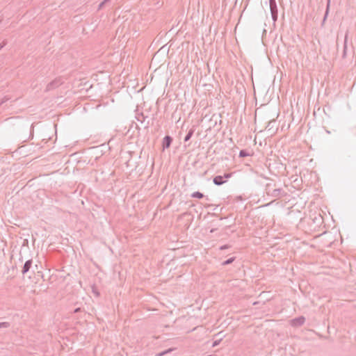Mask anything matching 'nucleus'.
Here are the masks:
<instances>
[{
	"mask_svg": "<svg viewBox=\"0 0 356 356\" xmlns=\"http://www.w3.org/2000/svg\"><path fill=\"white\" fill-rule=\"evenodd\" d=\"M270 184H268L266 185V193L268 195L271 196L274 198H280L283 197L285 195V192L282 188H275V189H270Z\"/></svg>",
	"mask_w": 356,
	"mask_h": 356,
	"instance_id": "nucleus-1",
	"label": "nucleus"
},
{
	"mask_svg": "<svg viewBox=\"0 0 356 356\" xmlns=\"http://www.w3.org/2000/svg\"><path fill=\"white\" fill-rule=\"evenodd\" d=\"M269 6L272 19L273 20L274 23H275L278 17V10L276 0H269Z\"/></svg>",
	"mask_w": 356,
	"mask_h": 356,
	"instance_id": "nucleus-2",
	"label": "nucleus"
},
{
	"mask_svg": "<svg viewBox=\"0 0 356 356\" xmlns=\"http://www.w3.org/2000/svg\"><path fill=\"white\" fill-rule=\"evenodd\" d=\"M232 173H225L224 176H216L213 179V182L214 184L217 186H221L222 184L226 182V180H225L224 179H229L232 177Z\"/></svg>",
	"mask_w": 356,
	"mask_h": 356,
	"instance_id": "nucleus-3",
	"label": "nucleus"
},
{
	"mask_svg": "<svg viewBox=\"0 0 356 356\" xmlns=\"http://www.w3.org/2000/svg\"><path fill=\"white\" fill-rule=\"evenodd\" d=\"M62 83H63V81H62L61 79H60V78L55 79L54 80H53L52 81H51L49 83L47 84L46 90L49 91L53 89H55V88H58V86H60Z\"/></svg>",
	"mask_w": 356,
	"mask_h": 356,
	"instance_id": "nucleus-4",
	"label": "nucleus"
},
{
	"mask_svg": "<svg viewBox=\"0 0 356 356\" xmlns=\"http://www.w3.org/2000/svg\"><path fill=\"white\" fill-rule=\"evenodd\" d=\"M305 322V318L302 316L295 318L291 321V325L293 327H300Z\"/></svg>",
	"mask_w": 356,
	"mask_h": 356,
	"instance_id": "nucleus-5",
	"label": "nucleus"
},
{
	"mask_svg": "<svg viewBox=\"0 0 356 356\" xmlns=\"http://www.w3.org/2000/svg\"><path fill=\"white\" fill-rule=\"evenodd\" d=\"M172 142V137L170 136H165L163 140V144H162L163 149H165L169 148L171 145Z\"/></svg>",
	"mask_w": 356,
	"mask_h": 356,
	"instance_id": "nucleus-6",
	"label": "nucleus"
},
{
	"mask_svg": "<svg viewBox=\"0 0 356 356\" xmlns=\"http://www.w3.org/2000/svg\"><path fill=\"white\" fill-rule=\"evenodd\" d=\"M32 266V260H27L23 266L22 273L23 275L26 274L31 268Z\"/></svg>",
	"mask_w": 356,
	"mask_h": 356,
	"instance_id": "nucleus-7",
	"label": "nucleus"
},
{
	"mask_svg": "<svg viewBox=\"0 0 356 356\" xmlns=\"http://www.w3.org/2000/svg\"><path fill=\"white\" fill-rule=\"evenodd\" d=\"M347 40H348V32L346 33L344 44H343V49L342 53V58H345L347 56Z\"/></svg>",
	"mask_w": 356,
	"mask_h": 356,
	"instance_id": "nucleus-8",
	"label": "nucleus"
},
{
	"mask_svg": "<svg viewBox=\"0 0 356 356\" xmlns=\"http://www.w3.org/2000/svg\"><path fill=\"white\" fill-rule=\"evenodd\" d=\"M194 131H195V130L193 128L191 129L188 131V134L186 135V136L184 138V142H187L191 138V137L193 136V135L194 134Z\"/></svg>",
	"mask_w": 356,
	"mask_h": 356,
	"instance_id": "nucleus-9",
	"label": "nucleus"
},
{
	"mask_svg": "<svg viewBox=\"0 0 356 356\" xmlns=\"http://www.w3.org/2000/svg\"><path fill=\"white\" fill-rule=\"evenodd\" d=\"M191 197H193V198H198V199H201L204 197V195L199 192V191H196V192H194L191 194Z\"/></svg>",
	"mask_w": 356,
	"mask_h": 356,
	"instance_id": "nucleus-10",
	"label": "nucleus"
},
{
	"mask_svg": "<svg viewBox=\"0 0 356 356\" xmlns=\"http://www.w3.org/2000/svg\"><path fill=\"white\" fill-rule=\"evenodd\" d=\"M250 152L246 149H242L239 152V156L240 157H245L250 156Z\"/></svg>",
	"mask_w": 356,
	"mask_h": 356,
	"instance_id": "nucleus-11",
	"label": "nucleus"
},
{
	"mask_svg": "<svg viewBox=\"0 0 356 356\" xmlns=\"http://www.w3.org/2000/svg\"><path fill=\"white\" fill-rule=\"evenodd\" d=\"M330 1H331V0H327V6H326V10H325V15H324V17H323V22L326 19V18L327 17V15H328V13H329V9H330Z\"/></svg>",
	"mask_w": 356,
	"mask_h": 356,
	"instance_id": "nucleus-12",
	"label": "nucleus"
},
{
	"mask_svg": "<svg viewBox=\"0 0 356 356\" xmlns=\"http://www.w3.org/2000/svg\"><path fill=\"white\" fill-rule=\"evenodd\" d=\"M235 260V257H231L225 261H224L222 263V266H226V265H228V264H232L234 261Z\"/></svg>",
	"mask_w": 356,
	"mask_h": 356,
	"instance_id": "nucleus-13",
	"label": "nucleus"
},
{
	"mask_svg": "<svg viewBox=\"0 0 356 356\" xmlns=\"http://www.w3.org/2000/svg\"><path fill=\"white\" fill-rule=\"evenodd\" d=\"M10 325L8 322H1L0 323V328H8Z\"/></svg>",
	"mask_w": 356,
	"mask_h": 356,
	"instance_id": "nucleus-14",
	"label": "nucleus"
},
{
	"mask_svg": "<svg viewBox=\"0 0 356 356\" xmlns=\"http://www.w3.org/2000/svg\"><path fill=\"white\" fill-rule=\"evenodd\" d=\"M10 99V97L9 96H5L3 98H2L0 100V106H1L3 104H4L7 101H8Z\"/></svg>",
	"mask_w": 356,
	"mask_h": 356,
	"instance_id": "nucleus-15",
	"label": "nucleus"
},
{
	"mask_svg": "<svg viewBox=\"0 0 356 356\" xmlns=\"http://www.w3.org/2000/svg\"><path fill=\"white\" fill-rule=\"evenodd\" d=\"M172 350V348H169V349H168V350H165V351H163V352H161V353H159V354L157 355V356H163V355H165L166 353L171 352Z\"/></svg>",
	"mask_w": 356,
	"mask_h": 356,
	"instance_id": "nucleus-16",
	"label": "nucleus"
},
{
	"mask_svg": "<svg viewBox=\"0 0 356 356\" xmlns=\"http://www.w3.org/2000/svg\"><path fill=\"white\" fill-rule=\"evenodd\" d=\"M273 123H275V120L270 121L266 126V129L270 130L273 128Z\"/></svg>",
	"mask_w": 356,
	"mask_h": 356,
	"instance_id": "nucleus-17",
	"label": "nucleus"
},
{
	"mask_svg": "<svg viewBox=\"0 0 356 356\" xmlns=\"http://www.w3.org/2000/svg\"><path fill=\"white\" fill-rule=\"evenodd\" d=\"M221 340H222V339H220L218 340H216L215 341H213L212 346L216 347V346H218L220 344Z\"/></svg>",
	"mask_w": 356,
	"mask_h": 356,
	"instance_id": "nucleus-18",
	"label": "nucleus"
},
{
	"mask_svg": "<svg viewBox=\"0 0 356 356\" xmlns=\"http://www.w3.org/2000/svg\"><path fill=\"white\" fill-rule=\"evenodd\" d=\"M229 246L228 245H224L220 246V250H225V249L229 248Z\"/></svg>",
	"mask_w": 356,
	"mask_h": 356,
	"instance_id": "nucleus-19",
	"label": "nucleus"
},
{
	"mask_svg": "<svg viewBox=\"0 0 356 356\" xmlns=\"http://www.w3.org/2000/svg\"><path fill=\"white\" fill-rule=\"evenodd\" d=\"M6 44V42L3 41L1 44H0V50Z\"/></svg>",
	"mask_w": 356,
	"mask_h": 356,
	"instance_id": "nucleus-20",
	"label": "nucleus"
},
{
	"mask_svg": "<svg viewBox=\"0 0 356 356\" xmlns=\"http://www.w3.org/2000/svg\"><path fill=\"white\" fill-rule=\"evenodd\" d=\"M80 311V308H76L74 309V313L79 312Z\"/></svg>",
	"mask_w": 356,
	"mask_h": 356,
	"instance_id": "nucleus-21",
	"label": "nucleus"
},
{
	"mask_svg": "<svg viewBox=\"0 0 356 356\" xmlns=\"http://www.w3.org/2000/svg\"><path fill=\"white\" fill-rule=\"evenodd\" d=\"M208 356H212V355H208Z\"/></svg>",
	"mask_w": 356,
	"mask_h": 356,
	"instance_id": "nucleus-22",
	"label": "nucleus"
}]
</instances>
